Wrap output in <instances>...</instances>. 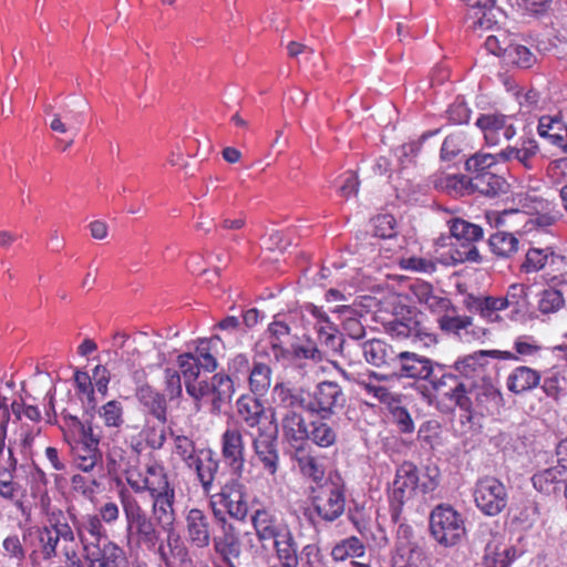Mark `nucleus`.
Segmentation results:
<instances>
[{
  "label": "nucleus",
  "instance_id": "obj_1",
  "mask_svg": "<svg viewBox=\"0 0 567 567\" xmlns=\"http://www.w3.org/2000/svg\"><path fill=\"white\" fill-rule=\"evenodd\" d=\"M484 357L485 352H475L460 358L450 367L456 377V384L444 393V398L462 411L470 413L475 406L497 396L496 389L484 378Z\"/></svg>",
  "mask_w": 567,
  "mask_h": 567
},
{
  "label": "nucleus",
  "instance_id": "obj_2",
  "mask_svg": "<svg viewBox=\"0 0 567 567\" xmlns=\"http://www.w3.org/2000/svg\"><path fill=\"white\" fill-rule=\"evenodd\" d=\"M277 400L287 409H300L310 414L327 419L346 404L341 386L333 381L319 382L311 391L284 384L274 389Z\"/></svg>",
  "mask_w": 567,
  "mask_h": 567
},
{
  "label": "nucleus",
  "instance_id": "obj_3",
  "mask_svg": "<svg viewBox=\"0 0 567 567\" xmlns=\"http://www.w3.org/2000/svg\"><path fill=\"white\" fill-rule=\"evenodd\" d=\"M250 432L254 436L256 461L259 462L269 474H275L278 466V452L276 440L278 426L270 409L266 410L260 398L250 404Z\"/></svg>",
  "mask_w": 567,
  "mask_h": 567
},
{
  "label": "nucleus",
  "instance_id": "obj_4",
  "mask_svg": "<svg viewBox=\"0 0 567 567\" xmlns=\"http://www.w3.org/2000/svg\"><path fill=\"white\" fill-rule=\"evenodd\" d=\"M439 485L436 471L420 474L417 467L411 462H404L395 472L390 488V503L396 515L402 506L412 501L419 493L427 494Z\"/></svg>",
  "mask_w": 567,
  "mask_h": 567
},
{
  "label": "nucleus",
  "instance_id": "obj_5",
  "mask_svg": "<svg viewBox=\"0 0 567 567\" xmlns=\"http://www.w3.org/2000/svg\"><path fill=\"white\" fill-rule=\"evenodd\" d=\"M121 505L126 520V537L134 539L141 547L155 550L161 539L157 524L142 508L137 499L130 493H120Z\"/></svg>",
  "mask_w": 567,
  "mask_h": 567
},
{
  "label": "nucleus",
  "instance_id": "obj_6",
  "mask_svg": "<svg viewBox=\"0 0 567 567\" xmlns=\"http://www.w3.org/2000/svg\"><path fill=\"white\" fill-rule=\"evenodd\" d=\"M430 530L433 538L444 547L457 545L465 536L463 516L451 505H437L430 515Z\"/></svg>",
  "mask_w": 567,
  "mask_h": 567
},
{
  "label": "nucleus",
  "instance_id": "obj_7",
  "mask_svg": "<svg viewBox=\"0 0 567 567\" xmlns=\"http://www.w3.org/2000/svg\"><path fill=\"white\" fill-rule=\"evenodd\" d=\"M311 504L320 519L328 523L337 520L346 507L343 486L333 481L318 485L312 488Z\"/></svg>",
  "mask_w": 567,
  "mask_h": 567
},
{
  "label": "nucleus",
  "instance_id": "obj_8",
  "mask_svg": "<svg viewBox=\"0 0 567 567\" xmlns=\"http://www.w3.org/2000/svg\"><path fill=\"white\" fill-rule=\"evenodd\" d=\"M386 332L396 339H410L421 348H430L437 342L436 334L422 321V315L395 318L385 326Z\"/></svg>",
  "mask_w": 567,
  "mask_h": 567
},
{
  "label": "nucleus",
  "instance_id": "obj_9",
  "mask_svg": "<svg viewBox=\"0 0 567 567\" xmlns=\"http://www.w3.org/2000/svg\"><path fill=\"white\" fill-rule=\"evenodd\" d=\"M71 421L80 427V437L71 446L74 464L80 471L90 473L102 463L100 437L94 434L91 426H85L78 417L72 416Z\"/></svg>",
  "mask_w": 567,
  "mask_h": 567
},
{
  "label": "nucleus",
  "instance_id": "obj_10",
  "mask_svg": "<svg viewBox=\"0 0 567 567\" xmlns=\"http://www.w3.org/2000/svg\"><path fill=\"white\" fill-rule=\"evenodd\" d=\"M476 506L486 515L499 514L507 504V492L504 484L492 476L477 481L474 489Z\"/></svg>",
  "mask_w": 567,
  "mask_h": 567
},
{
  "label": "nucleus",
  "instance_id": "obj_11",
  "mask_svg": "<svg viewBox=\"0 0 567 567\" xmlns=\"http://www.w3.org/2000/svg\"><path fill=\"white\" fill-rule=\"evenodd\" d=\"M18 461L12 450L8 449V460L0 464V502H7L22 508L27 487L17 474Z\"/></svg>",
  "mask_w": 567,
  "mask_h": 567
},
{
  "label": "nucleus",
  "instance_id": "obj_12",
  "mask_svg": "<svg viewBox=\"0 0 567 567\" xmlns=\"http://www.w3.org/2000/svg\"><path fill=\"white\" fill-rule=\"evenodd\" d=\"M68 519L75 532V540L82 545V550L86 545H100L110 542L107 532L96 514H85L78 517L74 513L68 512Z\"/></svg>",
  "mask_w": 567,
  "mask_h": 567
},
{
  "label": "nucleus",
  "instance_id": "obj_13",
  "mask_svg": "<svg viewBox=\"0 0 567 567\" xmlns=\"http://www.w3.org/2000/svg\"><path fill=\"white\" fill-rule=\"evenodd\" d=\"M45 527L52 559L58 557L59 548L63 555L65 549H70L76 543L75 532L62 511L50 513Z\"/></svg>",
  "mask_w": 567,
  "mask_h": 567
},
{
  "label": "nucleus",
  "instance_id": "obj_14",
  "mask_svg": "<svg viewBox=\"0 0 567 567\" xmlns=\"http://www.w3.org/2000/svg\"><path fill=\"white\" fill-rule=\"evenodd\" d=\"M126 480L135 493L148 492L150 497L175 491L164 465L158 462H151L146 465L141 481L132 480L130 476Z\"/></svg>",
  "mask_w": 567,
  "mask_h": 567
},
{
  "label": "nucleus",
  "instance_id": "obj_15",
  "mask_svg": "<svg viewBox=\"0 0 567 567\" xmlns=\"http://www.w3.org/2000/svg\"><path fill=\"white\" fill-rule=\"evenodd\" d=\"M186 540L195 548H206L210 544V517L199 508H190L184 514Z\"/></svg>",
  "mask_w": 567,
  "mask_h": 567
},
{
  "label": "nucleus",
  "instance_id": "obj_16",
  "mask_svg": "<svg viewBox=\"0 0 567 567\" xmlns=\"http://www.w3.org/2000/svg\"><path fill=\"white\" fill-rule=\"evenodd\" d=\"M476 125L483 132L488 146H497L516 135L515 126L503 114H481Z\"/></svg>",
  "mask_w": 567,
  "mask_h": 567
},
{
  "label": "nucleus",
  "instance_id": "obj_17",
  "mask_svg": "<svg viewBox=\"0 0 567 567\" xmlns=\"http://www.w3.org/2000/svg\"><path fill=\"white\" fill-rule=\"evenodd\" d=\"M83 553L87 567H123L126 563L124 548L114 540L96 546L86 545Z\"/></svg>",
  "mask_w": 567,
  "mask_h": 567
},
{
  "label": "nucleus",
  "instance_id": "obj_18",
  "mask_svg": "<svg viewBox=\"0 0 567 567\" xmlns=\"http://www.w3.org/2000/svg\"><path fill=\"white\" fill-rule=\"evenodd\" d=\"M257 540L267 549L270 543L280 537L288 528L278 519L270 509H256L250 517Z\"/></svg>",
  "mask_w": 567,
  "mask_h": 567
},
{
  "label": "nucleus",
  "instance_id": "obj_19",
  "mask_svg": "<svg viewBox=\"0 0 567 567\" xmlns=\"http://www.w3.org/2000/svg\"><path fill=\"white\" fill-rule=\"evenodd\" d=\"M194 392V394L189 395L195 400L212 396L214 410H219L221 403L230 400L234 393V381L227 375L215 374L212 383L205 381L195 382Z\"/></svg>",
  "mask_w": 567,
  "mask_h": 567
},
{
  "label": "nucleus",
  "instance_id": "obj_20",
  "mask_svg": "<svg viewBox=\"0 0 567 567\" xmlns=\"http://www.w3.org/2000/svg\"><path fill=\"white\" fill-rule=\"evenodd\" d=\"M434 361L415 352L402 351L395 355V364L401 378L426 380L433 374Z\"/></svg>",
  "mask_w": 567,
  "mask_h": 567
},
{
  "label": "nucleus",
  "instance_id": "obj_21",
  "mask_svg": "<svg viewBox=\"0 0 567 567\" xmlns=\"http://www.w3.org/2000/svg\"><path fill=\"white\" fill-rule=\"evenodd\" d=\"M467 6L466 23L470 29L487 30L495 23L493 10L496 0H464Z\"/></svg>",
  "mask_w": 567,
  "mask_h": 567
},
{
  "label": "nucleus",
  "instance_id": "obj_22",
  "mask_svg": "<svg viewBox=\"0 0 567 567\" xmlns=\"http://www.w3.org/2000/svg\"><path fill=\"white\" fill-rule=\"evenodd\" d=\"M245 445L237 429H227L223 434V456L235 473H241L245 464Z\"/></svg>",
  "mask_w": 567,
  "mask_h": 567
},
{
  "label": "nucleus",
  "instance_id": "obj_23",
  "mask_svg": "<svg viewBox=\"0 0 567 567\" xmlns=\"http://www.w3.org/2000/svg\"><path fill=\"white\" fill-rule=\"evenodd\" d=\"M223 499L229 516L239 523H244L248 514L245 485L236 481L226 485L223 492Z\"/></svg>",
  "mask_w": 567,
  "mask_h": 567
},
{
  "label": "nucleus",
  "instance_id": "obj_24",
  "mask_svg": "<svg viewBox=\"0 0 567 567\" xmlns=\"http://www.w3.org/2000/svg\"><path fill=\"white\" fill-rule=\"evenodd\" d=\"M163 532L166 534L165 543H158L155 548L159 559L166 566H169L175 560L184 563L188 557V550L176 532L175 526H172V529H163Z\"/></svg>",
  "mask_w": 567,
  "mask_h": 567
},
{
  "label": "nucleus",
  "instance_id": "obj_25",
  "mask_svg": "<svg viewBox=\"0 0 567 567\" xmlns=\"http://www.w3.org/2000/svg\"><path fill=\"white\" fill-rule=\"evenodd\" d=\"M176 498L175 491L152 496V514L155 523L161 529H172L175 526L176 513L174 508Z\"/></svg>",
  "mask_w": 567,
  "mask_h": 567
},
{
  "label": "nucleus",
  "instance_id": "obj_26",
  "mask_svg": "<svg viewBox=\"0 0 567 567\" xmlns=\"http://www.w3.org/2000/svg\"><path fill=\"white\" fill-rule=\"evenodd\" d=\"M194 470L205 492L210 491L212 483L218 471V461L212 450H198L197 456L187 465Z\"/></svg>",
  "mask_w": 567,
  "mask_h": 567
},
{
  "label": "nucleus",
  "instance_id": "obj_27",
  "mask_svg": "<svg viewBox=\"0 0 567 567\" xmlns=\"http://www.w3.org/2000/svg\"><path fill=\"white\" fill-rule=\"evenodd\" d=\"M295 461L299 473L307 480L320 485L323 484L326 468L322 461L303 450L297 451Z\"/></svg>",
  "mask_w": 567,
  "mask_h": 567
},
{
  "label": "nucleus",
  "instance_id": "obj_28",
  "mask_svg": "<svg viewBox=\"0 0 567 567\" xmlns=\"http://www.w3.org/2000/svg\"><path fill=\"white\" fill-rule=\"evenodd\" d=\"M447 224L451 236L454 237L462 247L474 245L484 236V231L481 226L470 223L463 218H452Z\"/></svg>",
  "mask_w": 567,
  "mask_h": 567
},
{
  "label": "nucleus",
  "instance_id": "obj_29",
  "mask_svg": "<svg viewBox=\"0 0 567 567\" xmlns=\"http://www.w3.org/2000/svg\"><path fill=\"white\" fill-rule=\"evenodd\" d=\"M540 382L538 371L529 367L515 368L507 378V388L511 392L519 394L536 388Z\"/></svg>",
  "mask_w": 567,
  "mask_h": 567
},
{
  "label": "nucleus",
  "instance_id": "obj_30",
  "mask_svg": "<svg viewBox=\"0 0 567 567\" xmlns=\"http://www.w3.org/2000/svg\"><path fill=\"white\" fill-rule=\"evenodd\" d=\"M425 559L423 549L416 544L400 542L392 556V567H422Z\"/></svg>",
  "mask_w": 567,
  "mask_h": 567
},
{
  "label": "nucleus",
  "instance_id": "obj_31",
  "mask_svg": "<svg viewBox=\"0 0 567 567\" xmlns=\"http://www.w3.org/2000/svg\"><path fill=\"white\" fill-rule=\"evenodd\" d=\"M539 147L535 140H525L522 142L520 147L507 146L498 153L501 161L508 162L512 159L518 161L525 168H533V161L538 154Z\"/></svg>",
  "mask_w": 567,
  "mask_h": 567
},
{
  "label": "nucleus",
  "instance_id": "obj_32",
  "mask_svg": "<svg viewBox=\"0 0 567 567\" xmlns=\"http://www.w3.org/2000/svg\"><path fill=\"white\" fill-rule=\"evenodd\" d=\"M287 413L282 421L285 437L293 445L302 444L309 436L310 422L307 423L305 417L295 410Z\"/></svg>",
  "mask_w": 567,
  "mask_h": 567
},
{
  "label": "nucleus",
  "instance_id": "obj_33",
  "mask_svg": "<svg viewBox=\"0 0 567 567\" xmlns=\"http://www.w3.org/2000/svg\"><path fill=\"white\" fill-rule=\"evenodd\" d=\"M106 466L110 474H128L132 467L130 456L118 445L117 435L106 443Z\"/></svg>",
  "mask_w": 567,
  "mask_h": 567
},
{
  "label": "nucleus",
  "instance_id": "obj_34",
  "mask_svg": "<svg viewBox=\"0 0 567 567\" xmlns=\"http://www.w3.org/2000/svg\"><path fill=\"white\" fill-rule=\"evenodd\" d=\"M136 396L141 404L159 422H166V401L164 395L145 385L137 390Z\"/></svg>",
  "mask_w": 567,
  "mask_h": 567
},
{
  "label": "nucleus",
  "instance_id": "obj_35",
  "mask_svg": "<svg viewBox=\"0 0 567 567\" xmlns=\"http://www.w3.org/2000/svg\"><path fill=\"white\" fill-rule=\"evenodd\" d=\"M268 548L276 549L278 559L281 561L282 567H297V548L289 529H287L280 537H277L274 543H270Z\"/></svg>",
  "mask_w": 567,
  "mask_h": 567
},
{
  "label": "nucleus",
  "instance_id": "obj_36",
  "mask_svg": "<svg viewBox=\"0 0 567 567\" xmlns=\"http://www.w3.org/2000/svg\"><path fill=\"white\" fill-rule=\"evenodd\" d=\"M97 414L106 427L116 429L115 435L124 434L125 431L131 429L126 426L124 430H121L124 424V409L123 404L117 400H111L103 404L99 409Z\"/></svg>",
  "mask_w": 567,
  "mask_h": 567
},
{
  "label": "nucleus",
  "instance_id": "obj_37",
  "mask_svg": "<svg viewBox=\"0 0 567 567\" xmlns=\"http://www.w3.org/2000/svg\"><path fill=\"white\" fill-rule=\"evenodd\" d=\"M507 186L505 178L495 173H491L483 177H474L472 189L487 197H496L501 194H505Z\"/></svg>",
  "mask_w": 567,
  "mask_h": 567
},
{
  "label": "nucleus",
  "instance_id": "obj_38",
  "mask_svg": "<svg viewBox=\"0 0 567 567\" xmlns=\"http://www.w3.org/2000/svg\"><path fill=\"white\" fill-rule=\"evenodd\" d=\"M386 379V375L372 372L367 378H358L355 383L361 390L365 392L367 395L378 400L381 403H390L392 400V393L388 390V388L374 382V380L381 381Z\"/></svg>",
  "mask_w": 567,
  "mask_h": 567
},
{
  "label": "nucleus",
  "instance_id": "obj_39",
  "mask_svg": "<svg viewBox=\"0 0 567 567\" xmlns=\"http://www.w3.org/2000/svg\"><path fill=\"white\" fill-rule=\"evenodd\" d=\"M498 161H501L498 153H476L472 155L465 162V169L470 173L471 177H483L486 174H491V168L494 167Z\"/></svg>",
  "mask_w": 567,
  "mask_h": 567
},
{
  "label": "nucleus",
  "instance_id": "obj_40",
  "mask_svg": "<svg viewBox=\"0 0 567 567\" xmlns=\"http://www.w3.org/2000/svg\"><path fill=\"white\" fill-rule=\"evenodd\" d=\"M365 554V546L361 539L355 536L347 537L336 544L331 550V556L336 561H343L348 558H360Z\"/></svg>",
  "mask_w": 567,
  "mask_h": 567
},
{
  "label": "nucleus",
  "instance_id": "obj_41",
  "mask_svg": "<svg viewBox=\"0 0 567 567\" xmlns=\"http://www.w3.org/2000/svg\"><path fill=\"white\" fill-rule=\"evenodd\" d=\"M337 437V431L326 423L323 419L310 422L307 441H311L317 446L326 449L334 445Z\"/></svg>",
  "mask_w": 567,
  "mask_h": 567
},
{
  "label": "nucleus",
  "instance_id": "obj_42",
  "mask_svg": "<svg viewBox=\"0 0 567 567\" xmlns=\"http://www.w3.org/2000/svg\"><path fill=\"white\" fill-rule=\"evenodd\" d=\"M178 367L179 374L184 378L186 392L188 394H194L195 382H197L202 370L198 365V360H196V357L193 353H183L178 355Z\"/></svg>",
  "mask_w": 567,
  "mask_h": 567
},
{
  "label": "nucleus",
  "instance_id": "obj_43",
  "mask_svg": "<svg viewBox=\"0 0 567 567\" xmlns=\"http://www.w3.org/2000/svg\"><path fill=\"white\" fill-rule=\"evenodd\" d=\"M86 109L87 103L85 101H80L74 105V107L64 110L62 118L68 123L72 137L65 143L62 151H65L73 145L74 137L78 135L82 124L84 123Z\"/></svg>",
  "mask_w": 567,
  "mask_h": 567
},
{
  "label": "nucleus",
  "instance_id": "obj_44",
  "mask_svg": "<svg viewBox=\"0 0 567 567\" xmlns=\"http://www.w3.org/2000/svg\"><path fill=\"white\" fill-rule=\"evenodd\" d=\"M514 555L507 546L488 543L485 547L484 567H508Z\"/></svg>",
  "mask_w": 567,
  "mask_h": 567
},
{
  "label": "nucleus",
  "instance_id": "obj_45",
  "mask_svg": "<svg viewBox=\"0 0 567 567\" xmlns=\"http://www.w3.org/2000/svg\"><path fill=\"white\" fill-rule=\"evenodd\" d=\"M390 348L379 339H372L361 344L362 354L368 363L381 367L386 363Z\"/></svg>",
  "mask_w": 567,
  "mask_h": 567
},
{
  "label": "nucleus",
  "instance_id": "obj_46",
  "mask_svg": "<svg viewBox=\"0 0 567 567\" xmlns=\"http://www.w3.org/2000/svg\"><path fill=\"white\" fill-rule=\"evenodd\" d=\"M563 473L565 472L558 466L542 470L533 475V485L539 492L548 494L554 489V485L559 482Z\"/></svg>",
  "mask_w": 567,
  "mask_h": 567
},
{
  "label": "nucleus",
  "instance_id": "obj_47",
  "mask_svg": "<svg viewBox=\"0 0 567 567\" xmlns=\"http://www.w3.org/2000/svg\"><path fill=\"white\" fill-rule=\"evenodd\" d=\"M473 178L462 174L446 175L441 178V187L454 196H464L473 193Z\"/></svg>",
  "mask_w": 567,
  "mask_h": 567
},
{
  "label": "nucleus",
  "instance_id": "obj_48",
  "mask_svg": "<svg viewBox=\"0 0 567 567\" xmlns=\"http://www.w3.org/2000/svg\"><path fill=\"white\" fill-rule=\"evenodd\" d=\"M425 381H429L435 391H443L444 394L445 392L451 391L452 388L456 384V377H454L452 370L446 371L445 365L435 363L433 374Z\"/></svg>",
  "mask_w": 567,
  "mask_h": 567
},
{
  "label": "nucleus",
  "instance_id": "obj_49",
  "mask_svg": "<svg viewBox=\"0 0 567 567\" xmlns=\"http://www.w3.org/2000/svg\"><path fill=\"white\" fill-rule=\"evenodd\" d=\"M270 386V369L262 363H256L250 371V392L261 396Z\"/></svg>",
  "mask_w": 567,
  "mask_h": 567
},
{
  "label": "nucleus",
  "instance_id": "obj_50",
  "mask_svg": "<svg viewBox=\"0 0 567 567\" xmlns=\"http://www.w3.org/2000/svg\"><path fill=\"white\" fill-rule=\"evenodd\" d=\"M219 341V337H213L209 340H200L196 347L195 357L198 360V365L202 370L212 372L216 369L217 362L213 354L209 352L212 344Z\"/></svg>",
  "mask_w": 567,
  "mask_h": 567
},
{
  "label": "nucleus",
  "instance_id": "obj_51",
  "mask_svg": "<svg viewBox=\"0 0 567 567\" xmlns=\"http://www.w3.org/2000/svg\"><path fill=\"white\" fill-rule=\"evenodd\" d=\"M355 525L361 537L368 543V546L383 548L388 545L389 539L386 534L380 526H371L358 523H355Z\"/></svg>",
  "mask_w": 567,
  "mask_h": 567
},
{
  "label": "nucleus",
  "instance_id": "obj_52",
  "mask_svg": "<svg viewBox=\"0 0 567 567\" xmlns=\"http://www.w3.org/2000/svg\"><path fill=\"white\" fill-rule=\"evenodd\" d=\"M28 535L32 537V554H38L43 560H52L45 525L29 529Z\"/></svg>",
  "mask_w": 567,
  "mask_h": 567
},
{
  "label": "nucleus",
  "instance_id": "obj_53",
  "mask_svg": "<svg viewBox=\"0 0 567 567\" xmlns=\"http://www.w3.org/2000/svg\"><path fill=\"white\" fill-rule=\"evenodd\" d=\"M373 233L379 238H392L396 235V219L391 214H381L372 218Z\"/></svg>",
  "mask_w": 567,
  "mask_h": 567
},
{
  "label": "nucleus",
  "instance_id": "obj_54",
  "mask_svg": "<svg viewBox=\"0 0 567 567\" xmlns=\"http://www.w3.org/2000/svg\"><path fill=\"white\" fill-rule=\"evenodd\" d=\"M3 556L20 566L25 558V549L18 535H9L2 542Z\"/></svg>",
  "mask_w": 567,
  "mask_h": 567
},
{
  "label": "nucleus",
  "instance_id": "obj_55",
  "mask_svg": "<svg viewBox=\"0 0 567 567\" xmlns=\"http://www.w3.org/2000/svg\"><path fill=\"white\" fill-rule=\"evenodd\" d=\"M565 305L563 293L557 289H546L542 292L538 309L543 313L558 311Z\"/></svg>",
  "mask_w": 567,
  "mask_h": 567
},
{
  "label": "nucleus",
  "instance_id": "obj_56",
  "mask_svg": "<svg viewBox=\"0 0 567 567\" xmlns=\"http://www.w3.org/2000/svg\"><path fill=\"white\" fill-rule=\"evenodd\" d=\"M172 436L174 437L175 454H177L187 466L197 456L198 450L195 449L193 440L188 436L174 433H172Z\"/></svg>",
  "mask_w": 567,
  "mask_h": 567
},
{
  "label": "nucleus",
  "instance_id": "obj_57",
  "mask_svg": "<svg viewBox=\"0 0 567 567\" xmlns=\"http://www.w3.org/2000/svg\"><path fill=\"white\" fill-rule=\"evenodd\" d=\"M516 354L523 360L526 358L538 357L543 351V347L530 336H520L514 341Z\"/></svg>",
  "mask_w": 567,
  "mask_h": 567
},
{
  "label": "nucleus",
  "instance_id": "obj_58",
  "mask_svg": "<svg viewBox=\"0 0 567 567\" xmlns=\"http://www.w3.org/2000/svg\"><path fill=\"white\" fill-rule=\"evenodd\" d=\"M437 323L443 331L458 333L472 324V318L443 315L437 319Z\"/></svg>",
  "mask_w": 567,
  "mask_h": 567
},
{
  "label": "nucleus",
  "instance_id": "obj_59",
  "mask_svg": "<svg viewBox=\"0 0 567 567\" xmlns=\"http://www.w3.org/2000/svg\"><path fill=\"white\" fill-rule=\"evenodd\" d=\"M507 56L511 59L512 63L524 69L530 68L535 62V55L530 52V50L527 47L520 44L509 45Z\"/></svg>",
  "mask_w": 567,
  "mask_h": 567
},
{
  "label": "nucleus",
  "instance_id": "obj_60",
  "mask_svg": "<svg viewBox=\"0 0 567 567\" xmlns=\"http://www.w3.org/2000/svg\"><path fill=\"white\" fill-rule=\"evenodd\" d=\"M527 290L528 288L523 284H513L508 287L507 293L504 297V300L506 301V306L508 307H515V308H523L526 305V298H527Z\"/></svg>",
  "mask_w": 567,
  "mask_h": 567
},
{
  "label": "nucleus",
  "instance_id": "obj_61",
  "mask_svg": "<svg viewBox=\"0 0 567 567\" xmlns=\"http://www.w3.org/2000/svg\"><path fill=\"white\" fill-rule=\"evenodd\" d=\"M449 121L453 124H465L470 121L471 110L463 100H455L447 110Z\"/></svg>",
  "mask_w": 567,
  "mask_h": 567
},
{
  "label": "nucleus",
  "instance_id": "obj_62",
  "mask_svg": "<svg viewBox=\"0 0 567 567\" xmlns=\"http://www.w3.org/2000/svg\"><path fill=\"white\" fill-rule=\"evenodd\" d=\"M293 355L296 359L311 360L315 363L322 361L323 353L312 341H307L293 347Z\"/></svg>",
  "mask_w": 567,
  "mask_h": 567
},
{
  "label": "nucleus",
  "instance_id": "obj_63",
  "mask_svg": "<svg viewBox=\"0 0 567 567\" xmlns=\"http://www.w3.org/2000/svg\"><path fill=\"white\" fill-rule=\"evenodd\" d=\"M463 146V140L457 135H449L443 141L441 147V158L443 161H453L457 155L461 154Z\"/></svg>",
  "mask_w": 567,
  "mask_h": 567
},
{
  "label": "nucleus",
  "instance_id": "obj_64",
  "mask_svg": "<svg viewBox=\"0 0 567 567\" xmlns=\"http://www.w3.org/2000/svg\"><path fill=\"white\" fill-rule=\"evenodd\" d=\"M300 559L305 567H323L321 551L315 544L306 545L302 548Z\"/></svg>",
  "mask_w": 567,
  "mask_h": 567
}]
</instances>
